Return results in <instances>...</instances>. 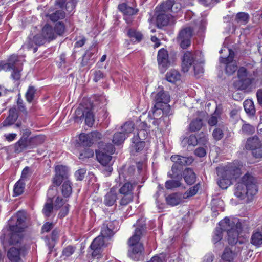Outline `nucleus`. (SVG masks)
I'll return each mask as SVG.
<instances>
[{
    "mask_svg": "<svg viewBox=\"0 0 262 262\" xmlns=\"http://www.w3.org/2000/svg\"><path fill=\"white\" fill-rule=\"evenodd\" d=\"M229 55L227 57H221L220 62L226 64L225 73L228 75L233 74L237 71V80L234 81L233 85L234 88L238 90L249 91L251 90L252 86L256 84L257 79L255 77V71H253V74H250L249 69L254 67L255 63L246 64L245 67H241L237 70L236 62L233 60L234 53L231 49H228Z\"/></svg>",
    "mask_w": 262,
    "mask_h": 262,
    "instance_id": "1",
    "label": "nucleus"
},
{
    "mask_svg": "<svg viewBox=\"0 0 262 262\" xmlns=\"http://www.w3.org/2000/svg\"><path fill=\"white\" fill-rule=\"evenodd\" d=\"M135 167L130 166L126 171L119 173L118 178V193L121 195L119 204L122 206H126L131 203L134 199V190L138 184V181L135 179L134 175Z\"/></svg>",
    "mask_w": 262,
    "mask_h": 262,
    "instance_id": "2",
    "label": "nucleus"
},
{
    "mask_svg": "<svg viewBox=\"0 0 262 262\" xmlns=\"http://www.w3.org/2000/svg\"><path fill=\"white\" fill-rule=\"evenodd\" d=\"M141 221H137L134 233L128 241L129 247L128 255L135 261L139 260L143 256L144 247L140 240L145 233L146 227L145 224H140Z\"/></svg>",
    "mask_w": 262,
    "mask_h": 262,
    "instance_id": "3",
    "label": "nucleus"
},
{
    "mask_svg": "<svg viewBox=\"0 0 262 262\" xmlns=\"http://www.w3.org/2000/svg\"><path fill=\"white\" fill-rule=\"evenodd\" d=\"M216 171L219 177L217 183L220 188L226 189L232 184V180L239 176L240 165L234 162L217 168Z\"/></svg>",
    "mask_w": 262,
    "mask_h": 262,
    "instance_id": "4",
    "label": "nucleus"
},
{
    "mask_svg": "<svg viewBox=\"0 0 262 262\" xmlns=\"http://www.w3.org/2000/svg\"><path fill=\"white\" fill-rule=\"evenodd\" d=\"M257 192L255 179L251 174L246 173L234 186V194L240 200L246 196L255 195Z\"/></svg>",
    "mask_w": 262,
    "mask_h": 262,
    "instance_id": "5",
    "label": "nucleus"
},
{
    "mask_svg": "<svg viewBox=\"0 0 262 262\" xmlns=\"http://www.w3.org/2000/svg\"><path fill=\"white\" fill-rule=\"evenodd\" d=\"M13 220H9V229L11 231L9 243L11 245H17L20 247L26 245L23 244V232L26 227V217L24 215L18 216L15 225H12Z\"/></svg>",
    "mask_w": 262,
    "mask_h": 262,
    "instance_id": "6",
    "label": "nucleus"
},
{
    "mask_svg": "<svg viewBox=\"0 0 262 262\" xmlns=\"http://www.w3.org/2000/svg\"><path fill=\"white\" fill-rule=\"evenodd\" d=\"M224 231L227 232L228 241L230 245H234L238 242V237L242 231V223L238 221L236 224L228 217H225L219 222ZM239 243L242 242L239 241Z\"/></svg>",
    "mask_w": 262,
    "mask_h": 262,
    "instance_id": "7",
    "label": "nucleus"
},
{
    "mask_svg": "<svg viewBox=\"0 0 262 262\" xmlns=\"http://www.w3.org/2000/svg\"><path fill=\"white\" fill-rule=\"evenodd\" d=\"M170 97L168 92L163 90L160 91L156 93L154 96L153 101L154 102V106L153 107L154 113L156 110H163V113L166 115H168L170 113V107L168 104L170 102Z\"/></svg>",
    "mask_w": 262,
    "mask_h": 262,
    "instance_id": "8",
    "label": "nucleus"
},
{
    "mask_svg": "<svg viewBox=\"0 0 262 262\" xmlns=\"http://www.w3.org/2000/svg\"><path fill=\"white\" fill-rule=\"evenodd\" d=\"M21 65L18 57L16 55H12L9 58L8 62L3 65L2 69L6 71L12 70V78L14 80H18L21 76Z\"/></svg>",
    "mask_w": 262,
    "mask_h": 262,
    "instance_id": "9",
    "label": "nucleus"
},
{
    "mask_svg": "<svg viewBox=\"0 0 262 262\" xmlns=\"http://www.w3.org/2000/svg\"><path fill=\"white\" fill-rule=\"evenodd\" d=\"M28 252L26 245H21L18 248L13 247L7 251V256L11 262H23L24 257Z\"/></svg>",
    "mask_w": 262,
    "mask_h": 262,
    "instance_id": "10",
    "label": "nucleus"
},
{
    "mask_svg": "<svg viewBox=\"0 0 262 262\" xmlns=\"http://www.w3.org/2000/svg\"><path fill=\"white\" fill-rule=\"evenodd\" d=\"M156 13L157 14V25L158 28H162L167 26L169 21L171 15L165 8H162V4L159 7H156Z\"/></svg>",
    "mask_w": 262,
    "mask_h": 262,
    "instance_id": "11",
    "label": "nucleus"
},
{
    "mask_svg": "<svg viewBox=\"0 0 262 262\" xmlns=\"http://www.w3.org/2000/svg\"><path fill=\"white\" fill-rule=\"evenodd\" d=\"M101 134L98 132H92L89 134L82 133L79 136L80 144L83 146L90 147L96 141L100 139Z\"/></svg>",
    "mask_w": 262,
    "mask_h": 262,
    "instance_id": "12",
    "label": "nucleus"
},
{
    "mask_svg": "<svg viewBox=\"0 0 262 262\" xmlns=\"http://www.w3.org/2000/svg\"><path fill=\"white\" fill-rule=\"evenodd\" d=\"M193 30L191 27H187L182 30L178 37V41L183 49H186L191 44V38Z\"/></svg>",
    "mask_w": 262,
    "mask_h": 262,
    "instance_id": "13",
    "label": "nucleus"
},
{
    "mask_svg": "<svg viewBox=\"0 0 262 262\" xmlns=\"http://www.w3.org/2000/svg\"><path fill=\"white\" fill-rule=\"evenodd\" d=\"M55 175L53 178V184L59 186L64 180H66L68 177V168L62 165H58L55 167Z\"/></svg>",
    "mask_w": 262,
    "mask_h": 262,
    "instance_id": "14",
    "label": "nucleus"
},
{
    "mask_svg": "<svg viewBox=\"0 0 262 262\" xmlns=\"http://www.w3.org/2000/svg\"><path fill=\"white\" fill-rule=\"evenodd\" d=\"M47 40L45 37L42 35V33L40 34H37L35 35L33 39L28 38V40L23 46V48L30 49L33 48V53H35L37 51V47H34V45L36 46H41L45 44Z\"/></svg>",
    "mask_w": 262,
    "mask_h": 262,
    "instance_id": "15",
    "label": "nucleus"
},
{
    "mask_svg": "<svg viewBox=\"0 0 262 262\" xmlns=\"http://www.w3.org/2000/svg\"><path fill=\"white\" fill-rule=\"evenodd\" d=\"M183 1L184 0H167L162 4V8H165L169 13H177L181 10Z\"/></svg>",
    "mask_w": 262,
    "mask_h": 262,
    "instance_id": "16",
    "label": "nucleus"
},
{
    "mask_svg": "<svg viewBox=\"0 0 262 262\" xmlns=\"http://www.w3.org/2000/svg\"><path fill=\"white\" fill-rule=\"evenodd\" d=\"M157 61L159 68L161 70L165 71L169 66L168 54L167 50L162 48L158 53Z\"/></svg>",
    "mask_w": 262,
    "mask_h": 262,
    "instance_id": "17",
    "label": "nucleus"
},
{
    "mask_svg": "<svg viewBox=\"0 0 262 262\" xmlns=\"http://www.w3.org/2000/svg\"><path fill=\"white\" fill-rule=\"evenodd\" d=\"M104 238L101 236L96 237L92 243L90 248L93 250L92 255L93 257H97L100 255L101 248L104 246Z\"/></svg>",
    "mask_w": 262,
    "mask_h": 262,
    "instance_id": "18",
    "label": "nucleus"
},
{
    "mask_svg": "<svg viewBox=\"0 0 262 262\" xmlns=\"http://www.w3.org/2000/svg\"><path fill=\"white\" fill-rule=\"evenodd\" d=\"M194 63L193 54L190 51L186 52L182 59V69L184 72L189 71L192 64Z\"/></svg>",
    "mask_w": 262,
    "mask_h": 262,
    "instance_id": "19",
    "label": "nucleus"
},
{
    "mask_svg": "<svg viewBox=\"0 0 262 262\" xmlns=\"http://www.w3.org/2000/svg\"><path fill=\"white\" fill-rule=\"evenodd\" d=\"M117 185L111 188L104 197L103 203L107 206H113L116 202L117 194L116 190Z\"/></svg>",
    "mask_w": 262,
    "mask_h": 262,
    "instance_id": "20",
    "label": "nucleus"
},
{
    "mask_svg": "<svg viewBox=\"0 0 262 262\" xmlns=\"http://www.w3.org/2000/svg\"><path fill=\"white\" fill-rule=\"evenodd\" d=\"M18 117L17 111L16 108H11L9 110L8 116L2 123L3 127H7L13 124Z\"/></svg>",
    "mask_w": 262,
    "mask_h": 262,
    "instance_id": "21",
    "label": "nucleus"
},
{
    "mask_svg": "<svg viewBox=\"0 0 262 262\" xmlns=\"http://www.w3.org/2000/svg\"><path fill=\"white\" fill-rule=\"evenodd\" d=\"M77 2L76 0H56L55 5L60 8L65 7L67 11L71 12L75 8Z\"/></svg>",
    "mask_w": 262,
    "mask_h": 262,
    "instance_id": "22",
    "label": "nucleus"
},
{
    "mask_svg": "<svg viewBox=\"0 0 262 262\" xmlns=\"http://www.w3.org/2000/svg\"><path fill=\"white\" fill-rule=\"evenodd\" d=\"M170 159L173 162L177 163L181 167L190 165L193 161V159L192 157H186L179 155H173Z\"/></svg>",
    "mask_w": 262,
    "mask_h": 262,
    "instance_id": "23",
    "label": "nucleus"
},
{
    "mask_svg": "<svg viewBox=\"0 0 262 262\" xmlns=\"http://www.w3.org/2000/svg\"><path fill=\"white\" fill-rule=\"evenodd\" d=\"M184 199L183 195L174 193L168 195L166 198V201L167 204L173 206L182 203Z\"/></svg>",
    "mask_w": 262,
    "mask_h": 262,
    "instance_id": "24",
    "label": "nucleus"
},
{
    "mask_svg": "<svg viewBox=\"0 0 262 262\" xmlns=\"http://www.w3.org/2000/svg\"><path fill=\"white\" fill-rule=\"evenodd\" d=\"M41 33L48 41L53 40L56 37V33L52 27L49 24L44 26L42 29Z\"/></svg>",
    "mask_w": 262,
    "mask_h": 262,
    "instance_id": "25",
    "label": "nucleus"
},
{
    "mask_svg": "<svg viewBox=\"0 0 262 262\" xmlns=\"http://www.w3.org/2000/svg\"><path fill=\"white\" fill-rule=\"evenodd\" d=\"M96 154L97 160L104 166L108 164L112 158L111 154H108L103 151H96Z\"/></svg>",
    "mask_w": 262,
    "mask_h": 262,
    "instance_id": "26",
    "label": "nucleus"
},
{
    "mask_svg": "<svg viewBox=\"0 0 262 262\" xmlns=\"http://www.w3.org/2000/svg\"><path fill=\"white\" fill-rule=\"evenodd\" d=\"M118 8L123 13L124 15H135L139 11L138 9H134L125 3L119 4Z\"/></svg>",
    "mask_w": 262,
    "mask_h": 262,
    "instance_id": "27",
    "label": "nucleus"
},
{
    "mask_svg": "<svg viewBox=\"0 0 262 262\" xmlns=\"http://www.w3.org/2000/svg\"><path fill=\"white\" fill-rule=\"evenodd\" d=\"M184 179L188 185L193 184L196 180V175L192 169L186 168L184 172Z\"/></svg>",
    "mask_w": 262,
    "mask_h": 262,
    "instance_id": "28",
    "label": "nucleus"
},
{
    "mask_svg": "<svg viewBox=\"0 0 262 262\" xmlns=\"http://www.w3.org/2000/svg\"><path fill=\"white\" fill-rule=\"evenodd\" d=\"M181 74L179 71L176 70H171L167 72L165 78L169 82L174 83L181 79Z\"/></svg>",
    "mask_w": 262,
    "mask_h": 262,
    "instance_id": "29",
    "label": "nucleus"
},
{
    "mask_svg": "<svg viewBox=\"0 0 262 262\" xmlns=\"http://www.w3.org/2000/svg\"><path fill=\"white\" fill-rule=\"evenodd\" d=\"M261 144L259 138L257 137L254 136L247 139L245 147L246 149L252 151L256 148L258 147Z\"/></svg>",
    "mask_w": 262,
    "mask_h": 262,
    "instance_id": "30",
    "label": "nucleus"
},
{
    "mask_svg": "<svg viewBox=\"0 0 262 262\" xmlns=\"http://www.w3.org/2000/svg\"><path fill=\"white\" fill-rule=\"evenodd\" d=\"M145 145V142L142 140L138 139L136 137L132 138V144L131 145L132 152H137L142 151Z\"/></svg>",
    "mask_w": 262,
    "mask_h": 262,
    "instance_id": "31",
    "label": "nucleus"
},
{
    "mask_svg": "<svg viewBox=\"0 0 262 262\" xmlns=\"http://www.w3.org/2000/svg\"><path fill=\"white\" fill-rule=\"evenodd\" d=\"M182 167L174 163L171 167V172L168 173V176L171 179L178 178L182 179Z\"/></svg>",
    "mask_w": 262,
    "mask_h": 262,
    "instance_id": "32",
    "label": "nucleus"
},
{
    "mask_svg": "<svg viewBox=\"0 0 262 262\" xmlns=\"http://www.w3.org/2000/svg\"><path fill=\"white\" fill-rule=\"evenodd\" d=\"M127 35L134 42H139L143 38V36L140 32L134 29H128Z\"/></svg>",
    "mask_w": 262,
    "mask_h": 262,
    "instance_id": "33",
    "label": "nucleus"
},
{
    "mask_svg": "<svg viewBox=\"0 0 262 262\" xmlns=\"http://www.w3.org/2000/svg\"><path fill=\"white\" fill-rule=\"evenodd\" d=\"M51 21L56 22L58 20L63 19L66 17L65 12L62 10H57L51 14H48L46 15Z\"/></svg>",
    "mask_w": 262,
    "mask_h": 262,
    "instance_id": "34",
    "label": "nucleus"
},
{
    "mask_svg": "<svg viewBox=\"0 0 262 262\" xmlns=\"http://www.w3.org/2000/svg\"><path fill=\"white\" fill-rule=\"evenodd\" d=\"M250 242L253 245L259 247L262 245V232L258 230L253 231Z\"/></svg>",
    "mask_w": 262,
    "mask_h": 262,
    "instance_id": "35",
    "label": "nucleus"
},
{
    "mask_svg": "<svg viewBox=\"0 0 262 262\" xmlns=\"http://www.w3.org/2000/svg\"><path fill=\"white\" fill-rule=\"evenodd\" d=\"M28 146H30L29 140H25L20 138L14 145V152L15 153H20Z\"/></svg>",
    "mask_w": 262,
    "mask_h": 262,
    "instance_id": "36",
    "label": "nucleus"
},
{
    "mask_svg": "<svg viewBox=\"0 0 262 262\" xmlns=\"http://www.w3.org/2000/svg\"><path fill=\"white\" fill-rule=\"evenodd\" d=\"M94 110V108L92 107L90 110L86 108V111H85V123L89 127L93 126L95 121L94 115L93 114Z\"/></svg>",
    "mask_w": 262,
    "mask_h": 262,
    "instance_id": "37",
    "label": "nucleus"
},
{
    "mask_svg": "<svg viewBox=\"0 0 262 262\" xmlns=\"http://www.w3.org/2000/svg\"><path fill=\"white\" fill-rule=\"evenodd\" d=\"M244 107L245 112L251 116H254L255 113V108L253 101L251 99L246 100L244 103Z\"/></svg>",
    "mask_w": 262,
    "mask_h": 262,
    "instance_id": "38",
    "label": "nucleus"
},
{
    "mask_svg": "<svg viewBox=\"0 0 262 262\" xmlns=\"http://www.w3.org/2000/svg\"><path fill=\"white\" fill-rule=\"evenodd\" d=\"M45 140V136L43 135H38L29 139V142L31 148H34L38 145L41 144Z\"/></svg>",
    "mask_w": 262,
    "mask_h": 262,
    "instance_id": "39",
    "label": "nucleus"
},
{
    "mask_svg": "<svg viewBox=\"0 0 262 262\" xmlns=\"http://www.w3.org/2000/svg\"><path fill=\"white\" fill-rule=\"evenodd\" d=\"M62 194L64 198L69 197L72 194L71 183L69 180H65L62 185Z\"/></svg>",
    "mask_w": 262,
    "mask_h": 262,
    "instance_id": "40",
    "label": "nucleus"
},
{
    "mask_svg": "<svg viewBox=\"0 0 262 262\" xmlns=\"http://www.w3.org/2000/svg\"><path fill=\"white\" fill-rule=\"evenodd\" d=\"M126 138L125 134L120 131L117 132L114 134L112 142L115 145H119L123 143Z\"/></svg>",
    "mask_w": 262,
    "mask_h": 262,
    "instance_id": "41",
    "label": "nucleus"
},
{
    "mask_svg": "<svg viewBox=\"0 0 262 262\" xmlns=\"http://www.w3.org/2000/svg\"><path fill=\"white\" fill-rule=\"evenodd\" d=\"M182 179L174 178L167 181L165 183V186L167 189H172L180 187L181 185Z\"/></svg>",
    "mask_w": 262,
    "mask_h": 262,
    "instance_id": "42",
    "label": "nucleus"
},
{
    "mask_svg": "<svg viewBox=\"0 0 262 262\" xmlns=\"http://www.w3.org/2000/svg\"><path fill=\"white\" fill-rule=\"evenodd\" d=\"M220 227H216L212 236V241L214 244L219 242L223 238V231L224 230L223 227L219 225Z\"/></svg>",
    "mask_w": 262,
    "mask_h": 262,
    "instance_id": "43",
    "label": "nucleus"
},
{
    "mask_svg": "<svg viewBox=\"0 0 262 262\" xmlns=\"http://www.w3.org/2000/svg\"><path fill=\"white\" fill-rule=\"evenodd\" d=\"M134 129V123L132 121H128L125 122L122 126H121V132L125 134L127 137L128 134L131 133Z\"/></svg>",
    "mask_w": 262,
    "mask_h": 262,
    "instance_id": "44",
    "label": "nucleus"
},
{
    "mask_svg": "<svg viewBox=\"0 0 262 262\" xmlns=\"http://www.w3.org/2000/svg\"><path fill=\"white\" fill-rule=\"evenodd\" d=\"M200 188V185L199 183H198L193 186L191 187L188 190L183 194V199H186L189 197L194 196L197 193Z\"/></svg>",
    "mask_w": 262,
    "mask_h": 262,
    "instance_id": "45",
    "label": "nucleus"
},
{
    "mask_svg": "<svg viewBox=\"0 0 262 262\" xmlns=\"http://www.w3.org/2000/svg\"><path fill=\"white\" fill-rule=\"evenodd\" d=\"M36 93V89L33 86H29L25 94V97L27 101L29 103H31L35 98V95Z\"/></svg>",
    "mask_w": 262,
    "mask_h": 262,
    "instance_id": "46",
    "label": "nucleus"
},
{
    "mask_svg": "<svg viewBox=\"0 0 262 262\" xmlns=\"http://www.w3.org/2000/svg\"><path fill=\"white\" fill-rule=\"evenodd\" d=\"M235 257V253L229 248L226 247L221 256L222 259L230 260L233 261Z\"/></svg>",
    "mask_w": 262,
    "mask_h": 262,
    "instance_id": "47",
    "label": "nucleus"
},
{
    "mask_svg": "<svg viewBox=\"0 0 262 262\" xmlns=\"http://www.w3.org/2000/svg\"><path fill=\"white\" fill-rule=\"evenodd\" d=\"M198 141L199 145L207 147L209 145L208 135L206 133L201 132L198 135Z\"/></svg>",
    "mask_w": 262,
    "mask_h": 262,
    "instance_id": "48",
    "label": "nucleus"
},
{
    "mask_svg": "<svg viewBox=\"0 0 262 262\" xmlns=\"http://www.w3.org/2000/svg\"><path fill=\"white\" fill-rule=\"evenodd\" d=\"M203 122L201 119L197 118L193 120L190 124V129L191 132L199 130L202 127Z\"/></svg>",
    "mask_w": 262,
    "mask_h": 262,
    "instance_id": "49",
    "label": "nucleus"
},
{
    "mask_svg": "<svg viewBox=\"0 0 262 262\" xmlns=\"http://www.w3.org/2000/svg\"><path fill=\"white\" fill-rule=\"evenodd\" d=\"M25 183L21 180L18 181L14 185L13 191L15 195H19L24 191Z\"/></svg>",
    "mask_w": 262,
    "mask_h": 262,
    "instance_id": "50",
    "label": "nucleus"
},
{
    "mask_svg": "<svg viewBox=\"0 0 262 262\" xmlns=\"http://www.w3.org/2000/svg\"><path fill=\"white\" fill-rule=\"evenodd\" d=\"M249 16L245 12L238 13L236 16V21L240 24H246L248 23Z\"/></svg>",
    "mask_w": 262,
    "mask_h": 262,
    "instance_id": "51",
    "label": "nucleus"
},
{
    "mask_svg": "<svg viewBox=\"0 0 262 262\" xmlns=\"http://www.w3.org/2000/svg\"><path fill=\"white\" fill-rule=\"evenodd\" d=\"M104 224L106 225V228H108L113 234L117 231L118 224L117 221H106Z\"/></svg>",
    "mask_w": 262,
    "mask_h": 262,
    "instance_id": "52",
    "label": "nucleus"
},
{
    "mask_svg": "<svg viewBox=\"0 0 262 262\" xmlns=\"http://www.w3.org/2000/svg\"><path fill=\"white\" fill-rule=\"evenodd\" d=\"M148 130L147 128L138 129L137 134L133 137H136L138 139L144 141L147 137Z\"/></svg>",
    "mask_w": 262,
    "mask_h": 262,
    "instance_id": "53",
    "label": "nucleus"
},
{
    "mask_svg": "<svg viewBox=\"0 0 262 262\" xmlns=\"http://www.w3.org/2000/svg\"><path fill=\"white\" fill-rule=\"evenodd\" d=\"M94 156V152L93 150L87 148L83 150L79 155V159L84 160L86 158H89L92 157Z\"/></svg>",
    "mask_w": 262,
    "mask_h": 262,
    "instance_id": "54",
    "label": "nucleus"
},
{
    "mask_svg": "<svg viewBox=\"0 0 262 262\" xmlns=\"http://www.w3.org/2000/svg\"><path fill=\"white\" fill-rule=\"evenodd\" d=\"M254 130L255 128L253 126L249 124H244L242 126L241 132L244 134L250 135L253 134Z\"/></svg>",
    "mask_w": 262,
    "mask_h": 262,
    "instance_id": "55",
    "label": "nucleus"
},
{
    "mask_svg": "<svg viewBox=\"0 0 262 262\" xmlns=\"http://www.w3.org/2000/svg\"><path fill=\"white\" fill-rule=\"evenodd\" d=\"M65 26L63 23L58 22L56 24L54 27V32L58 35H62L65 32Z\"/></svg>",
    "mask_w": 262,
    "mask_h": 262,
    "instance_id": "56",
    "label": "nucleus"
},
{
    "mask_svg": "<svg viewBox=\"0 0 262 262\" xmlns=\"http://www.w3.org/2000/svg\"><path fill=\"white\" fill-rule=\"evenodd\" d=\"M94 53L90 50L87 51L84 55L83 56L82 60L81 61L82 66H85L86 65L88 61L90 60H92L94 58H92Z\"/></svg>",
    "mask_w": 262,
    "mask_h": 262,
    "instance_id": "57",
    "label": "nucleus"
},
{
    "mask_svg": "<svg viewBox=\"0 0 262 262\" xmlns=\"http://www.w3.org/2000/svg\"><path fill=\"white\" fill-rule=\"evenodd\" d=\"M212 136L215 140H220L224 136L223 130L219 127L215 128L213 131Z\"/></svg>",
    "mask_w": 262,
    "mask_h": 262,
    "instance_id": "58",
    "label": "nucleus"
},
{
    "mask_svg": "<svg viewBox=\"0 0 262 262\" xmlns=\"http://www.w3.org/2000/svg\"><path fill=\"white\" fill-rule=\"evenodd\" d=\"M53 206L51 203H46L44 206L42 212L44 215L46 216H50L52 212L53 211Z\"/></svg>",
    "mask_w": 262,
    "mask_h": 262,
    "instance_id": "59",
    "label": "nucleus"
},
{
    "mask_svg": "<svg viewBox=\"0 0 262 262\" xmlns=\"http://www.w3.org/2000/svg\"><path fill=\"white\" fill-rule=\"evenodd\" d=\"M76 248L73 246L69 245L64 248L62 251V255L66 257H69L75 252Z\"/></svg>",
    "mask_w": 262,
    "mask_h": 262,
    "instance_id": "60",
    "label": "nucleus"
},
{
    "mask_svg": "<svg viewBox=\"0 0 262 262\" xmlns=\"http://www.w3.org/2000/svg\"><path fill=\"white\" fill-rule=\"evenodd\" d=\"M106 225L103 223L101 227V235L102 237H110L113 235L112 232L108 228H106Z\"/></svg>",
    "mask_w": 262,
    "mask_h": 262,
    "instance_id": "61",
    "label": "nucleus"
},
{
    "mask_svg": "<svg viewBox=\"0 0 262 262\" xmlns=\"http://www.w3.org/2000/svg\"><path fill=\"white\" fill-rule=\"evenodd\" d=\"M17 105L18 110L19 111L22 112L24 115H27V111L26 108V107L24 104V101L23 100L20 98V96L17 99Z\"/></svg>",
    "mask_w": 262,
    "mask_h": 262,
    "instance_id": "62",
    "label": "nucleus"
},
{
    "mask_svg": "<svg viewBox=\"0 0 262 262\" xmlns=\"http://www.w3.org/2000/svg\"><path fill=\"white\" fill-rule=\"evenodd\" d=\"M207 147H199L194 150V154L196 156L202 158L204 157L206 155V148Z\"/></svg>",
    "mask_w": 262,
    "mask_h": 262,
    "instance_id": "63",
    "label": "nucleus"
},
{
    "mask_svg": "<svg viewBox=\"0 0 262 262\" xmlns=\"http://www.w3.org/2000/svg\"><path fill=\"white\" fill-rule=\"evenodd\" d=\"M253 156L256 158L262 157V146L261 144L258 147L256 148L252 151Z\"/></svg>",
    "mask_w": 262,
    "mask_h": 262,
    "instance_id": "64",
    "label": "nucleus"
}]
</instances>
